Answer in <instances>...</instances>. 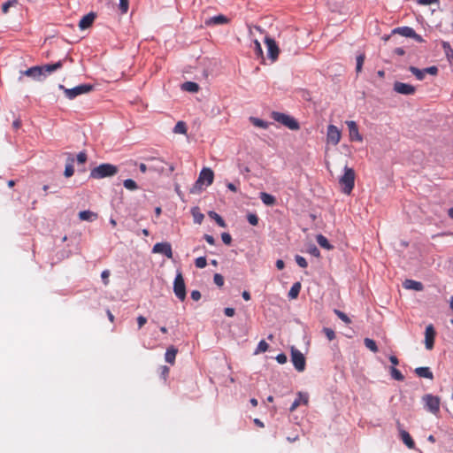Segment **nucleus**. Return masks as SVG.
I'll return each mask as SVG.
<instances>
[{
	"label": "nucleus",
	"mask_w": 453,
	"mask_h": 453,
	"mask_svg": "<svg viewBox=\"0 0 453 453\" xmlns=\"http://www.w3.org/2000/svg\"><path fill=\"white\" fill-rule=\"evenodd\" d=\"M119 168L111 164L104 163L94 167L89 173V178L99 180L114 176L118 173Z\"/></svg>",
	"instance_id": "obj_1"
},
{
	"label": "nucleus",
	"mask_w": 453,
	"mask_h": 453,
	"mask_svg": "<svg viewBox=\"0 0 453 453\" xmlns=\"http://www.w3.org/2000/svg\"><path fill=\"white\" fill-rule=\"evenodd\" d=\"M343 171L344 173L341 176L339 183L342 186V192L346 195H349L355 186V171L348 165L344 166Z\"/></svg>",
	"instance_id": "obj_2"
},
{
	"label": "nucleus",
	"mask_w": 453,
	"mask_h": 453,
	"mask_svg": "<svg viewBox=\"0 0 453 453\" xmlns=\"http://www.w3.org/2000/svg\"><path fill=\"white\" fill-rule=\"evenodd\" d=\"M272 119L287 127L290 130H298L300 128V125L297 120L290 115L279 111H273Z\"/></svg>",
	"instance_id": "obj_3"
},
{
	"label": "nucleus",
	"mask_w": 453,
	"mask_h": 453,
	"mask_svg": "<svg viewBox=\"0 0 453 453\" xmlns=\"http://www.w3.org/2000/svg\"><path fill=\"white\" fill-rule=\"evenodd\" d=\"M58 88L64 91L68 99L73 100L80 95L90 92L93 89V86L90 84H81L73 88H66L64 85L59 84Z\"/></svg>",
	"instance_id": "obj_4"
},
{
	"label": "nucleus",
	"mask_w": 453,
	"mask_h": 453,
	"mask_svg": "<svg viewBox=\"0 0 453 453\" xmlns=\"http://www.w3.org/2000/svg\"><path fill=\"white\" fill-rule=\"evenodd\" d=\"M422 402L424 403V408L427 411L434 415L439 413L441 404V400L439 396L434 395L432 394H426L423 395Z\"/></svg>",
	"instance_id": "obj_5"
},
{
	"label": "nucleus",
	"mask_w": 453,
	"mask_h": 453,
	"mask_svg": "<svg viewBox=\"0 0 453 453\" xmlns=\"http://www.w3.org/2000/svg\"><path fill=\"white\" fill-rule=\"evenodd\" d=\"M173 292L176 297L184 301L187 296L186 285L180 271H177L176 276L173 280Z\"/></svg>",
	"instance_id": "obj_6"
},
{
	"label": "nucleus",
	"mask_w": 453,
	"mask_h": 453,
	"mask_svg": "<svg viewBox=\"0 0 453 453\" xmlns=\"http://www.w3.org/2000/svg\"><path fill=\"white\" fill-rule=\"evenodd\" d=\"M214 180V173L211 168L204 167L201 170L198 179L196 180L194 188L201 189L202 185L205 184L210 186L212 184Z\"/></svg>",
	"instance_id": "obj_7"
},
{
	"label": "nucleus",
	"mask_w": 453,
	"mask_h": 453,
	"mask_svg": "<svg viewBox=\"0 0 453 453\" xmlns=\"http://www.w3.org/2000/svg\"><path fill=\"white\" fill-rule=\"evenodd\" d=\"M291 361L296 370L298 372L304 371L306 365L305 357L300 350L294 347L291 348Z\"/></svg>",
	"instance_id": "obj_8"
},
{
	"label": "nucleus",
	"mask_w": 453,
	"mask_h": 453,
	"mask_svg": "<svg viewBox=\"0 0 453 453\" xmlns=\"http://www.w3.org/2000/svg\"><path fill=\"white\" fill-rule=\"evenodd\" d=\"M23 75L28 76L35 81H41L42 77H45L43 69L39 65L30 67L25 71H20V77L19 78V81Z\"/></svg>",
	"instance_id": "obj_9"
},
{
	"label": "nucleus",
	"mask_w": 453,
	"mask_h": 453,
	"mask_svg": "<svg viewBox=\"0 0 453 453\" xmlns=\"http://www.w3.org/2000/svg\"><path fill=\"white\" fill-rule=\"evenodd\" d=\"M152 253L163 254L167 258H173L172 245L167 242L156 243L152 248Z\"/></svg>",
	"instance_id": "obj_10"
},
{
	"label": "nucleus",
	"mask_w": 453,
	"mask_h": 453,
	"mask_svg": "<svg viewBox=\"0 0 453 453\" xmlns=\"http://www.w3.org/2000/svg\"><path fill=\"white\" fill-rule=\"evenodd\" d=\"M341 137L342 133L340 129L334 125H329L326 134L327 142L332 143L333 145H337L340 142Z\"/></svg>",
	"instance_id": "obj_11"
},
{
	"label": "nucleus",
	"mask_w": 453,
	"mask_h": 453,
	"mask_svg": "<svg viewBox=\"0 0 453 453\" xmlns=\"http://www.w3.org/2000/svg\"><path fill=\"white\" fill-rule=\"evenodd\" d=\"M265 42L267 47V53L269 58H271L273 61H275L279 56V48L275 41L270 37H265Z\"/></svg>",
	"instance_id": "obj_12"
},
{
	"label": "nucleus",
	"mask_w": 453,
	"mask_h": 453,
	"mask_svg": "<svg viewBox=\"0 0 453 453\" xmlns=\"http://www.w3.org/2000/svg\"><path fill=\"white\" fill-rule=\"evenodd\" d=\"M394 90L399 94L408 96L414 94L416 88L411 84L396 81L394 83Z\"/></svg>",
	"instance_id": "obj_13"
},
{
	"label": "nucleus",
	"mask_w": 453,
	"mask_h": 453,
	"mask_svg": "<svg viewBox=\"0 0 453 453\" xmlns=\"http://www.w3.org/2000/svg\"><path fill=\"white\" fill-rule=\"evenodd\" d=\"M435 334L433 325L430 324L426 327L425 345L426 349H432L434 348Z\"/></svg>",
	"instance_id": "obj_14"
},
{
	"label": "nucleus",
	"mask_w": 453,
	"mask_h": 453,
	"mask_svg": "<svg viewBox=\"0 0 453 453\" xmlns=\"http://www.w3.org/2000/svg\"><path fill=\"white\" fill-rule=\"evenodd\" d=\"M149 161L151 162V164L149 165V170L157 172L158 173H162L165 172V165H168L165 163L163 159L159 157H150L149 158Z\"/></svg>",
	"instance_id": "obj_15"
},
{
	"label": "nucleus",
	"mask_w": 453,
	"mask_h": 453,
	"mask_svg": "<svg viewBox=\"0 0 453 453\" xmlns=\"http://www.w3.org/2000/svg\"><path fill=\"white\" fill-rule=\"evenodd\" d=\"M346 124L349 128L350 140L362 142L363 136L359 134L357 123L353 120H349V121H346Z\"/></svg>",
	"instance_id": "obj_16"
},
{
	"label": "nucleus",
	"mask_w": 453,
	"mask_h": 453,
	"mask_svg": "<svg viewBox=\"0 0 453 453\" xmlns=\"http://www.w3.org/2000/svg\"><path fill=\"white\" fill-rule=\"evenodd\" d=\"M228 21L229 19L225 15L219 14L207 19L204 24L209 27L226 24Z\"/></svg>",
	"instance_id": "obj_17"
},
{
	"label": "nucleus",
	"mask_w": 453,
	"mask_h": 453,
	"mask_svg": "<svg viewBox=\"0 0 453 453\" xmlns=\"http://www.w3.org/2000/svg\"><path fill=\"white\" fill-rule=\"evenodd\" d=\"M95 19H96V15L94 12H89V13L86 14L80 20L79 27L82 30L87 29L93 24Z\"/></svg>",
	"instance_id": "obj_18"
},
{
	"label": "nucleus",
	"mask_w": 453,
	"mask_h": 453,
	"mask_svg": "<svg viewBox=\"0 0 453 453\" xmlns=\"http://www.w3.org/2000/svg\"><path fill=\"white\" fill-rule=\"evenodd\" d=\"M309 397L307 394L298 393L297 397L292 403L289 411H294L301 403L307 404Z\"/></svg>",
	"instance_id": "obj_19"
},
{
	"label": "nucleus",
	"mask_w": 453,
	"mask_h": 453,
	"mask_svg": "<svg viewBox=\"0 0 453 453\" xmlns=\"http://www.w3.org/2000/svg\"><path fill=\"white\" fill-rule=\"evenodd\" d=\"M403 286L406 289H411L415 291L423 290L424 287L420 281H416L413 280H405L403 283Z\"/></svg>",
	"instance_id": "obj_20"
},
{
	"label": "nucleus",
	"mask_w": 453,
	"mask_h": 453,
	"mask_svg": "<svg viewBox=\"0 0 453 453\" xmlns=\"http://www.w3.org/2000/svg\"><path fill=\"white\" fill-rule=\"evenodd\" d=\"M399 432H400V436H401L403 442L409 449H413L415 447V443H414V441L412 440L411 436L410 435V434L402 428L399 429Z\"/></svg>",
	"instance_id": "obj_21"
},
{
	"label": "nucleus",
	"mask_w": 453,
	"mask_h": 453,
	"mask_svg": "<svg viewBox=\"0 0 453 453\" xmlns=\"http://www.w3.org/2000/svg\"><path fill=\"white\" fill-rule=\"evenodd\" d=\"M393 34H399L404 37L411 38L415 35V30L410 27H396L393 30Z\"/></svg>",
	"instance_id": "obj_22"
},
{
	"label": "nucleus",
	"mask_w": 453,
	"mask_h": 453,
	"mask_svg": "<svg viewBox=\"0 0 453 453\" xmlns=\"http://www.w3.org/2000/svg\"><path fill=\"white\" fill-rule=\"evenodd\" d=\"M178 349L174 346H170L165 354V359L167 363L173 365L175 362V357L177 355Z\"/></svg>",
	"instance_id": "obj_23"
},
{
	"label": "nucleus",
	"mask_w": 453,
	"mask_h": 453,
	"mask_svg": "<svg viewBox=\"0 0 453 453\" xmlns=\"http://www.w3.org/2000/svg\"><path fill=\"white\" fill-rule=\"evenodd\" d=\"M415 373L420 378L434 379V374L429 367H418L415 369Z\"/></svg>",
	"instance_id": "obj_24"
},
{
	"label": "nucleus",
	"mask_w": 453,
	"mask_h": 453,
	"mask_svg": "<svg viewBox=\"0 0 453 453\" xmlns=\"http://www.w3.org/2000/svg\"><path fill=\"white\" fill-rule=\"evenodd\" d=\"M64 60H59L55 64H48L42 65L41 67L43 69V73L46 75L47 73H52L60 69L63 66Z\"/></svg>",
	"instance_id": "obj_25"
},
{
	"label": "nucleus",
	"mask_w": 453,
	"mask_h": 453,
	"mask_svg": "<svg viewBox=\"0 0 453 453\" xmlns=\"http://www.w3.org/2000/svg\"><path fill=\"white\" fill-rule=\"evenodd\" d=\"M79 218L84 221L92 222L97 219V214L91 211H81L79 213Z\"/></svg>",
	"instance_id": "obj_26"
},
{
	"label": "nucleus",
	"mask_w": 453,
	"mask_h": 453,
	"mask_svg": "<svg viewBox=\"0 0 453 453\" xmlns=\"http://www.w3.org/2000/svg\"><path fill=\"white\" fill-rule=\"evenodd\" d=\"M316 240L321 248L327 250H330L333 249V246L330 244L329 241L323 234H318L316 236Z\"/></svg>",
	"instance_id": "obj_27"
},
{
	"label": "nucleus",
	"mask_w": 453,
	"mask_h": 453,
	"mask_svg": "<svg viewBox=\"0 0 453 453\" xmlns=\"http://www.w3.org/2000/svg\"><path fill=\"white\" fill-rule=\"evenodd\" d=\"M260 199L265 205H269V206L273 205L276 202V199L273 196H272L268 193H265V192L260 193Z\"/></svg>",
	"instance_id": "obj_28"
},
{
	"label": "nucleus",
	"mask_w": 453,
	"mask_h": 453,
	"mask_svg": "<svg viewBox=\"0 0 453 453\" xmlns=\"http://www.w3.org/2000/svg\"><path fill=\"white\" fill-rule=\"evenodd\" d=\"M181 88L188 92L196 93L199 90V86L196 82L186 81L181 85Z\"/></svg>",
	"instance_id": "obj_29"
},
{
	"label": "nucleus",
	"mask_w": 453,
	"mask_h": 453,
	"mask_svg": "<svg viewBox=\"0 0 453 453\" xmlns=\"http://www.w3.org/2000/svg\"><path fill=\"white\" fill-rule=\"evenodd\" d=\"M301 287H302V286H301V283H300V282H298V281H297V282H295V283L292 285V287H291V288H290V290H289V292H288V297H289L290 299H296V298L298 296L299 293H300Z\"/></svg>",
	"instance_id": "obj_30"
},
{
	"label": "nucleus",
	"mask_w": 453,
	"mask_h": 453,
	"mask_svg": "<svg viewBox=\"0 0 453 453\" xmlns=\"http://www.w3.org/2000/svg\"><path fill=\"white\" fill-rule=\"evenodd\" d=\"M409 70L418 81L424 80L426 75L424 69H418L415 66H410Z\"/></svg>",
	"instance_id": "obj_31"
},
{
	"label": "nucleus",
	"mask_w": 453,
	"mask_h": 453,
	"mask_svg": "<svg viewBox=\"0 0 453 453\" xmlns=\"http://www.w3.org/2000/svg\"><path fill=\"white\" fill-rule=\"evenodd\" d=\"M250 122L255 126V127H260V128H263V129H266L269 126V124L261 119H258V118H255V117H251L250 119Z\"/></svg>",
	"instance_id": "obj_32"
},
{
	"label": "nucleus",
	"mask_w": 453,
	"mask_h": 453,
	"mask_svg": "<svg viewBox=\"0 0 453 453\" xmlns=\"http://www.w3.org/2000/svg\"><path fill=\"white\" fill-rule=\"evenodd\" d=\"M364 343H365V346L367 349H369L371 351H372L374 353L378 351L377 344L372 339L365 338L364 340Z\"/></svg>",
	"instance_id": "obj_33"
},
{
	"label": "nucleus",
	"mask_w": 453,
	"mask_h": 453,
	"mask_svg": "<svg viewBox=\"0 0 453 453\" xmlns=\"http://www.w3.org/2000/svg\"><path fill=\"white\" fill-rule=\"evenodd\" d=\"M209 216L213 219L217 224L221 226V227H225L226 226V223H225V220L222 219L221 216H219L217 212L215 211H210L209 212Z\"/></svg>",
	"instance_id": "obj_34"
},
{
	"label": "nucleus",
	"mask_w": 453,
	"mask_h": 453,
	"mask_svg": "<svg viewBox=\"0 0 453 453\" xmlns=\"http://www.w3.org/2000/svg\"><path fill=\"white\" fill-rule=\"evenodd\" d=\"M192 215L194 218V222L196 224H201L204 218L203 214L199 211L198 208L192 209Z\"/></svg>",
	"instance_id": "obj_35"
},
{
	"label": "nucleus",
	"mask_w": 453,
	"mask_h": 453,
	"mask_svg": "<svg viewBox=\"0 0 453 453\" xmlns=\"http://www.w3.org/2000/svg\"><path fill=\"white\" fill-rule=\"evenodd\" d=\"M123 185L124 187L128 189V190H136L138 189V185L137 183L132 180V179H127L123 181Z\"/></svg>",
	"instance_id": "obj_36"
},
{
	"label": "nucleus",
	"mask_w": 453,
	"mask_h": 453,
	"mask_svg": "<svg viewBox=\"0 0 453 453\" xmlns=\"http://www.w3.org/2000/svg\"><path fill=\"white\" fill-rule=\"evenodd\" d=\"M173 132L175 134H186L187 133L186 124L183 121L177 122V124L175 125V127L173 128Z\"/></svg>",
	"instance_id": "obj_37"
},
{
	"label": "nucleus",
	"mask_w": 453,
	"mask_h": 453,
	"mask_svg": "<svg viewBox=\"0 0 453 453\" xmlns=\"http://www.w3.org/2000/svg\"><path fill=\"white\" fill-rule=\"evenodd\" d=\"M390 374L395 380L403 381L404 380V376L402 374V372L394 366L390 369Z\"/></svg>",
	"instance_id": "obj_38"
},
{
	"label": "nucleus",
	"mask_w": 453,
	"mask_h": 453,
	"mask_svg": "<svg viewBox=\"0 0 453 453\" xmlns=\"http://www.w3.org/2000/svg\"><path fill=\"white\" fill-rule=\"evenodd\" d=\"M18 4V0H8L2 4V12L4 14H6L9 12V9L12 6H15Z\"/></svg>",
	"instance_id": "obj_39"
},
{
	"label": "nucleus",
	"mask_w": 453,
	"mask_h": 453,
	"mask_svg": "<svg viewBox=\"0 0 453 453\" xmlns=\"http://www.w3.org/2000/svg\"><path fill=\"white\" fill-rule=\"evenodd\" d=\"M253 49H254V52L257 58H263V50H262L260 42L257 40H254Z\"/></svg>",
	"instance_id": "obj_40"
},
{
	"label": "nucleus",
	"mask_w": 453,
	"mask_h": 453,
	"mask_svg": "<svg viewBox=\"0 0 453 453\" xmlns=\"http://www.w3.org/2000/svg\"><path fill=\"white\" fill-rule=\"evenodd\" d=\"M365 54H360L357 57V65H356V71L357 73H360L364 65L365 61Z\"/></svg>",
	"instance_id": "obj_41"
},
{
	"label": "nucleus",
	"mask_w": 453,
	"mask_h": 453,
	"mask_svg": "<svg viewBox=\"0 0 453 453\" xmlns=\"http://www.w3.org/2000/svg\"><path fill=\"white\" fill-rule=\"evenodd\" d=\"M268 343L265 340H261L257 344L256 353L265 352L268 349Z\"/></svg>",
	"instance_id": "obj_42"
},
{
	"label": "nucleus",
	"mask_w": 453,
	"mask_h": 453,
	"mask_svg": "<svg viewBox=\"0 0 453 453\" xmlns=\"http://www.w3.org/2000/svg\"><path fill=\"white\" fill-rule=\"evenodd\" d=\"M195 265L197 268H204L207 265V260L205 257H199L195 260Z\"/></svg>",
	"instance_id": "obj_43"
},
{
	"label": "nucleus",
	"mask_w": 453,
	"mask_h": 453,
	"mask_svg": "<svg viewBox=\"0 0 453 453\" xmlns=\"http://www.w3.org/2000/svg\"><path fill=\"white\" fill-rule=\"evenodd\" d=\"M73 162V158H71V163ZM74 173V169H73V166L72 164H68L65 165V172H64V174L66 178H69L71 177Z\"/></svg>",
	"instance_id": "obj_44"
},
{
	"label": "nucleus",
	"mask_w": 453,
	"mask_h": 453,
	"mask_svg": "<svg viewBox=\"0 0 453 453\" xmlns=\"http://www.w3.org/2000/svg\"><path fill=\"white\" fill-rule=\"evenodd\" d=\"M295 260L296 264L302 268H306L308 265L306 259L300 255H296Z\"/></svg>",
	"instance_id": "obj_45"
},
{
	"label": "nucleus",
	"mask_w": 453,
	"mask_h": 453,
	"mask_svg": "<svg viewBox=\"0 0 453 453\" xmlns=\"http://www.w3.org/2000/svg\"><path fill=\"white\" fill-rule=\"evenodd\" d=\"M323 332L329 341H333L335 338V333L329 327H324Z\"/></svg>",
	"instance_id": "obj_46"
},
{
	"label": "nucleus",
	"mask_w": 453,
	"mask_h": 453,
	"mask_svg": "<svg viewBox=\"0 0 453 453\" xmlns=\"http://www.w3.org/2000/svg\"><path fill=\"white\" fill-rule=\"evenodd\" d=\"M248 222L252 226H257L258 224V217L254 213H249L247 215Z\"/></svg>",
	"instance_id": "obj_47"
},
{
	"label": "nucleus",
	"mask_w": 453,
	"mask_h": 453,
	"mask_svg": "<svg viewBox=\"0 0 453 453\" xmlns=\"http://www.w3.org/2000/svg\"><path fill=\"white\" fill-rule=\"evenodd\" d=\"M307 251L315 257H319L320 256L319 249L314 244L310 245Z\"/></svg>",
	"instance_id": "obj_48"
},
{
	"label": "nucleus",
	"mask_w": 453,
	"mask_h": 453,
	"mask_svg": "<svg viewBox=\"0 0 453 453\" xmlns=\"http://www.w3.org/2000/svg\"><path fill=\"white\" fill-rule=\"evenodd\" d=\"M213 281L218 287H222L224 285V277L219 273H215Z\"/></svg>",
	"instance_id": "obj_49"
},
{
	"label": "nucleus",
	"mask_w": 453,
	"mask_h": 453,
	"mask_svg": "<svg viewBox=\"0 0 453 453\" xmlns=\"http://www.w3.org/2000/svg\"><path fill=\"white\" fill-rule=\"evenodd\" d=\"M119 6L122 13H127L129 7L128 0H119Z\"/></svg>",
	"instance_id": "obj_50"
},
{
	"label": "nucleus",
	"mask_w": 453,
	"mask_h": 453,
	"mask_svg": "<svg viewBox=\"0 0 453 453\" xmlns=\"http://www.w3.org/2000/svg\"><path fill=\"white\" fill-rule=\"evenodd\" d=\"M335 313L339 319H341L343 322L349 324L350 323L349 318L342 311L335 310Z\"/></svg>",
	"instance_id": "obj_51"
},
{
	"label": "nucleus",
	"mask_w": 453,
	"mask_h": 453,
	"mask_svg": "<svg viewBox=\"0 0 453 453\" xmlns=\"http://www.w3.org/2000/svg\"><path fill=\"white\" fill-rule=\"evenodd\" d=\"M221 239H222V242L225 244H226V245H230L231 244L232 237H231V235L228 233H223L221 234Z\"/></svg>",
	"instance_id": "obj_52"
},
{
	"label": "nucleus",
	"mask_w": 453,
	"mask_h": 453,
	"mask_svg": "<svg viewBox=\"0 0 453 453\" xmlns=\"http://www.w3.org/2000/svg\"><path fill=\"white\" fill-rule=\"evenodd\" d=\"M87 161V154L84 151H81L77 155V162L79 164H84Z\"/></svg>",
	"instance_id": "obj_53"
},
{
	"label": "nucleus",
	"mask_w": 453,
	"mask_h": 453,
	"mask_svg": "<svg viewBox=\"0 0 453 453\" xmlns=\"http://www.w3.org/2000/svg\"><path fill=\"white\" fill-rule=\"evenodd\" d=\"M424 71H425L426 74L428 73L431 75H436L438 73V68L436 66H430V67L424 68Z\"/></svg>",
	"instance_id": "obj_54"
},
{
	"label": "nucleus",
	"mask_w": 453,
	"mask_h": 453,
	"mask_svg": "<svg viewBox=\"0 0 453 453\" xmlns=\"http://www.w3.org/2000/svg\"><path fill=\"white\" fill-rule=\"evenodd\" d=\"M276 360L279 364L283 365L287 362L288 357L284 353H280L277 355Z\"/></svg>",
	"instance_id": "obj_55"
},
{
	"label": "nucleus",
	"mask_w": 453,
	"mask_h": 453,
	"mask_svg": "<svg viewBox=\"0 0 453 453\" xmlns=\"http://www.w3.org/2000/svg\"><path fill=\"white\" fill-rule=\"evenodd\" d=\"M109 276H110V271L109 270H104L102 272L101 277H102V279L104 280V285L108 284V282H109V280H108Z\"/></svg>",
	"instance_id": "obj_56"
},
{
	"label": "nucleus",
	"mask_w": 453,
	"mask_h": 453,
	"mask_svg": "<svg viewBox=\"0 0 453 453\" xmlns=\"http://www.w3.org/2000/svg\"><path fill=\"white\" fill-rule=\"evenodd\" d=\"M224 313L227 317H233L235 314V311L234 308L226 307L224 309Z\"/></svg>",
	"instance_id": "obj_57"
},
{
	"label": "nucleus",
	"mask_w": 453,
	"mask_h": 453,
	"mask_svg": "<svg viewBox=\"0 0 453 453\" xmlns=\"http://www.w3.org/2000/svg\"><path fill=\"white\" fill-rule=\"evenodd\" d=\"M191 298L194 301H199L201 298V293L198 290H193L191 291Z\"/></svg>",
	"instance_id": "obj_58"
},
{
	"label": "nucleus",
	"mask_w": 453,
	"mask_h": 453,
	"mask_svg": "<svg viewBox=\"0 0 453 453\" xmlns=\"http://www.w3.org/2000/svg\"><path fill=\"white\" fill-rule=\"evenodd\" d=\"M147 322V319L143 316H139L137 318V323H138V326L139 328H142Z\"/></svg>",
	"instance_id": "obj_59"
},
{
	"label": "nucleus",
	"mask_w": 453,
	"mask_h": 453,
	"mask_svg": "<svg viewBox=\"0 0 453 453\" xmlns=\"http://www.w3.org/2000/svg\"><path fill=\"white\" fill-rule=\"evenodd\" d=\"M203 238L211 245H213L215 243V240L212 235L204 234Z\"/></svg>",
	"instance_id": "obj_60"
},
{
	"label": "nucleus",
	"mask_w": 453,
	"mask_h": 453,
	"mask_svg": "<svg viewBox=\"0 0 453 453\" xmlns=\"http://www.w3.org/2000/svg\"><path fill=\"white\" fill-rule=\"evenodd\" d=\"M161 370H162V372H161V373H162V376L165 379V377H166V376L168 375V373H169V368H168L167 366H165V365H163V366L161 367Z\"/></svg>",
	"instance_id": "obj_61"
},
{
	"label": "nucleus",
	"mask_w": 453,
	"mask_h": 453,
	"mask_svg": "<svg viewBox=\"0 0 453 453\" xmlns=\"http://www.w3.org/2000/svg\"><path fill=\"white\" fill-rule=\"evenodd\" d=\"M284 266H285V264H284L283 260H281V259H278V260L276 261V267H277L279 270H282V269L284 268Z\"/></svg>",
	"instance_id": "obj_62"
},
{
	"label": "nucleus",
	"mask_w": 453,
	"mask_h": 453,
	"mask_svg": "<svg viewBox=\"0 0 453 453\" xmlns=\"http://www.w3.org/2000/svg\"><path fill=\"white\" fill-rule=\"evenodd\" d=\"M226 187H227V188H228L229 190H231V191H233V192H237V188H236V186H235L234 183H232V182H228V183L226 184Z\"/></svg>",
	"instance_id": "obj_63"
},
{
	"label": "nucleus",
	"mask_w": 453,
	"mask_h": 453,
	"mask_svg": "<svg viewBox=\"0 0 453 453\" xmlns=\"http://www.w3.org/2000/svg\"><path fill=\"white\" fill-rule=\"evenodd\" d=\"M389 361L392 363L393 365H397L399 364L398 358L395 356H390Z\"/></svg>",
	"instance_id": "obj_64"
}]
</instances>
